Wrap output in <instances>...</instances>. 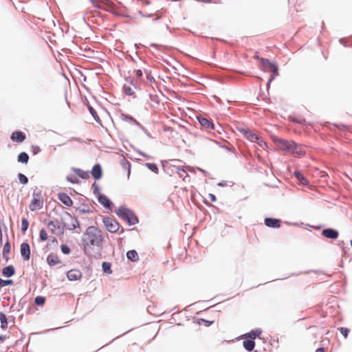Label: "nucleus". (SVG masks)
Segmentation results:
<instances>
[{"instance_id": "obj_22", "label": "nucleus", "mask_w": 352, "mask_h": 352, "mask_svg": "<svg viewBox=\"0 0 352 352\" xmlns=\"http://www.w3.org/2000/svg\"><path fill=\"white\" fill-rule=\"evenodd\" d=\"M243 347L248 351H252L255 346V342L252 340H245L243 342Z\"/></svg>"}, {"instance_id": "obj_33", "label": "nucleus", "mask_w": 352, "mask_h": 352, "mask_svg": "<svg viewBox=\"0 0 352 352\" xmlns=\"http://www.w3.org/2000/svg\"><path fill=\"white\" fill-rule=\"evenodd\" d=\"M134 74H135V78L137 79V82H142L143 80H142V76H143V72L141 69H135L134 70Z\"/></svg>"}, {"instance_id": "obj_11", "label": "nucleus", "mask_w": 352, "mask_h": 352, "mask_svg": "<svg viewBox=\"0 0 352 352\" xmlns=\"http://www.w3.org/2000/svg\"><path fill=\"white\" fill-rule=\"evenodd\" d=\"M58 199L65 206L70 207L73 205L72 199L66 193L60 192L58 195Z\"/></svg>"}, {"instance_id": "obj_19", "label": "nucleus", "mask_w": 352, "mask_h": 352, "mask_svg": "<svg viewBox=\"0 0 352 352\" xmlns=\"http://www.w3.org/2000/svg\"><path fill=\"white\" fill-rule=\"evenodd\" d=\"M125 221H126L129 225H135L136 223H138V217L131 210H129V212L128 216L126 217Z\"/></svg>"}, {"instance_id": "obj_4", "label": "nucleus", "mask_w": 352, "mask_h": 352, "mask_svg": "<svg viewBox=\"0 0 352 352\" xmlns=\"http://www.w3.org/2000/svg\"><path fill=\"white\" fill-rule=\"evenodd\" d=\"M102 223L105 229L111 233H117L120 229L119 223L114 219L109 217H104Z\"/></svg>"}, {"instance_id": "obj_8", "label": "nucleus", "mask_w": 352, "mask_h": 352, "mask_svg": "<svg viewBox=\"0 0 352 352\" xmlns=\"http://www.w3.org/2000/svg\"><path fill=\"white\" fill-rule=\"evenodd\" d=\"M43 200L42 198H34L30 204V209L32 211H35L37 210H39L43 208Z\"/></svg>"}, {"instance_id": "obj_27", "label": "nucleus", "mask_w": 352, "mask_h": 352, "mask_svg": "<svg viewBox=\"0 0 352 352\" xmlns=\"http://www.w3.org/2000/svg\"><path fill=\"white\" fill-rule=\"evenodd\" d=\"M294 174L301 184L306 185L308 184L307 179L304 177V175L300 172L295 171Z\"/></svg>"}, {"instance_id": "obj_29", "label": "nucleus", "mask_w": 352, "mask_h": 352, "mask_svg": "<svg viewBox=\"0 0 352 352\" xmlns=\"http://www.w3.org/2000/svg\"><path fill=\"white\" fill-rule=\"evenodd\" d=\"M29 160V156L28 155L25 153V152H22L21 153L19 156H18V162H21V163H24V164H27Z\"/></svg>"}, {"instance_id": "obj_15", "label": "nucleus", "mask_w": 352, "mask_h": 352, "mask_svg": "<svg viewBox=\"0 0 352 352\" xmlns=\"http://www.w3.org/2000/svg\"><path fill=\"white\" fill-rule=\"evenodd\" d=\"M25 139V135L21 131H14L11 135V140L16 142H22Z\"/></svg>"}, {"instance_id": "obj_30", "label": "nucleus", "mask_w": 352, "mask_h": 352, "mask_svg": "<svg viewBox=\"0 0 352 352\" xmlns=\"http://www.w3.org/2000/svg\"><path fill=\"white\" fill-rule=\"evenodd\" d=\"M10 249H11L10 244L8 241L5 243V245L3 246V256L6 260L8 259V254L10 253Z\"/></svg>"}, {"instance_id": "obj_1", "label": "nucleus", "mask_w": 352, "mask_h": 352, "mask_svg": "<svg viewBox=\"0 0 352 352\" xmlns=\"http://www.w3.org/2000/svg\"><path fill=\"white\" fill-rule=\"evenodd\" d=\"M104 238L102 231L96 226L88 227L82 237L85 253L91 257L97 258L101 255Z\"/></svg>"}, {"instance_id": "obj_13", "label": "nucleus", "mask_w": 352, "mask_h": 352, "mask_svg": "<svg viewBox=\"0 0 352 352\" xmlns=\"http://www.w3.org/2000/svg\"><path fill=\"white\" fill-rule=\"evenodd\" d=\"M198 120H199L200 124L201 125V126H203L204 129H206L207 130L214 129V124L208 119H207L206 118L200 117V118H198Z\"/></svg>"}, {"instance_id": "obj_32", "label": "nucleus", "mask_w": 352, "mask_h": 352, "mask_svg": "<svg viewBox=\"0 0 352 352\" xmlns=\"http://www.w3.org/2000/svg\"><path fill=\"white\" fill-rule=\"evenodd\" d=\"M88 109H89V111L90 112V113L92 115V116L94 117V120L97 122H99L100 123L101 122V120L100 119V117L98 116L97 112L96 111V110L91 106H89L88 107Z\"/></svg>"}, {"instance_id": "obj_12", "label": "nucleus", "mask_w": 352, "mask_h": 352, "mask_svg": "<svg viewBox=\"0 0 352 352\" xmlns=\"http://www.w3.org/2000/svg\"><path fill=\"white\" fill-rule=\"evenodd\" d=\"M265 224L267 227L274 228H278L280 226V220L274 218H265Z\"/></svg>"}, {"instance_id": "obj_6", "label": "nucleus", "mask_w": 352, "mask_h": 352, "mask_svg": "<svg viewBox=\"0 0 352 352\" xmlns=\"http://www.w3.org/2000/svg\"><path fill=\"white\" fill-rule=\"evenodd\" d=\"M305 153V146L302 144H298L294 142V145L292 147L289 154L296 157H302L304 156Z\"/></svg>"}, {"instance_id": "obj_47", "label": "nucleus", "mask_w": 352, "mask_h": 352, "mask_svg": "<svg viewBox=\"0 0 352 352\" xmlns=\"http://www.w3.org/2000/svg\"><path fill=\"white\" fill-rule=\"evenodd\" d=\"M2 243H3V236H2L1 229L0 228V245H2Z\"/></svg>"}, {"instance_id": "obj_36", "label": "nucleus", "mask_w": 352, "mask_h": 352, "mask_svg": "<svg viewBox=\"0 0 352 352\" xmlns=\"http://www.w3.org/2000/svg\"><path fill=\"white\" fill-rule=\"evenodd\" d=\"M45 298L43 296H38L34 299V302L37 305H43L45 303Z\"/></svg>"}, {"instance_id": "obj_2", "label": "nucleus", "mask_w": 352, "mask_h": 352, "mask_svg": "<svg viewBox=\"0 0 352 352\" xmlns=\"http://www.w3.org/2000/svg\"><path fill=\"white\" fill-rule=\"evenodd\" d=\"M239 131L250 142L257 143L263 148H267L266 142L253 131L244 128H239Z\"/></svg>"}, {"instance_id": "obj_20", "label": "nucleus", "mask_w": 352, "mask_h": 352, "mask_svg": "<svg viewBox=\"0 0 352 352\" xmlns=\"http://www.w3.org/2000/svg\"><path fill=\"white\" fill-rule=\"evenodd\" d=\"M47 263L51 266L56 265L60 263L58 257L56 255L52 254L47 256Z\"/></svg>"}, {"instance_id": "obj_24", "label": "nucleus", "mask_w": 352, "mask_h": 352, "mask_svg": "<svg viewBox=\"0 0 352 352\" xmlns=\"http://www.w3.org/2000/svg\"><path fill=\"white\" fill-rule=\"evenodd\" d=\"M73 170L77 176L81 177L82 179H87L89 177V172L85 171L80 168H74Z\"/></svg>"}, {"instance_id": "obj_48", "label": "nucleus", "mask_w": 352, "mask_h": 352, "mask_svg": "<svg viewBox=\"0 0 352 352\" xmlns=\"http://www.w3.org/2000/svg\"><path fill=\"white\" fill-rule=\"evenodd\" d=\"M316 352H324V349L323 347L318 348L316 350Z\"/></svg>"}, {"instance_id": "obj_9", "label": "nucleus", "mask_w": 352, "mask_h": 352, "mask_svg": "<svg viewBox=\"0 0 352 352\" xmlns=\"http://www.w3.org/2000/svg\"><path fill=\"white\" fill-rule=\"evenodd\" d=\"M21 254L25 260H29L30 257V245L26 243L21 245Z\"/></svg>"}, {"instance_id": "obj_43", "label": "nucleus", "mask_w": 352, "mask_h": 352, "mask_svg": "<svg viewBox=\"0 0 352 352\" xmlns=\"http://www.w3.org/2000/svg\"><path fill=\"white\" fill-rule=\"evenodd\" d=\"M146 78L148 79V81L152 82L153 80H154V78L151 76V72H146Z\"/></svg>"}, {"instance_id": "obj_16", "label": "nucleus", "mask_w": 352, "mask_h": 352, "mask_svg": "<svg viewBox=\"0 0 352 352\" xmlns=\"http://www.w3.org/2000/svg\"><path fill=\"white\" fill-rule=\"evenodd\" d=\"M261 333L262 330L261 329H255L252 330L250 332L242 335L241 338H250V340H254V339H255L257 336H259Z\"/></svg>"}, {"instance_id": "obj_21", "label": "nucleus", "mask_w": 352, "mask_h": 352, "mask_svg": "<svg viewBox=\"0 0 352 352\" xmlns=\"http://www.w3.org/2000/svg\"><path fill=\"white\" fill-rule=\"evenodd\" d=\"M129 210H129V209H127V208H122V207H121V208H118V209L116 211V214H117L119 217H120V218L123 219L124 220H125V219H126V217L128 216V214H129Z\"/></svg>"}, {"instance_id": "obj_10", "label": "nucleus", "mask_w": 352, "mask_h": 352, "mask_svg": "<svg viewBox=\"0 0 352 352\" xmlns=\"http://www.w3.org/2000/svg\"><path fill=\"white\" fill-rule=\"evenodd\" d=\"M67 275L70 280H78L82 277V273L78 270H71L67 272Z\"/></svg>"}, {"instance_id": "obj_50", "label": "nucleus", "mask_w": 352, "mask_h": 352, "mask_svg": "<svg viewBox=\"0 0 352 352\" xmlns=\"http://www.w3.org/2000/svg\"><path fill=\"white\" fill-rule=\"evenodd\" d=\"M4 280L0 278V286H3Z\"/></svg>"}, {"instance_id": "obj_25", "label": "nucleus", "mask_w": 352, "mask_h": 352, "mask_svg": "<svg viewBox=\"0 0 352 352\" xmlns=\"http://www.w3.org/2000/svg\"><path fill=\"white\" fill-rule=\"evenodd\" d=\"M15 272L14 268L12 265H9L3 268V275L6 277L12 276Z\"/></svg>"}, {"instance_id": "obj_46", "label": "nucleus", "mask_w": 352, "mask_h": 352, "mask_svg": "<svg viewBox=\"0 0 352 352\" xmlns=\"http://www.w3.org/2000/svg\"><path fill=\"white\" fill-rule=\"evenodd\" d=\"M7 338L6 336L0 335V342H3Z\"/></svg>"}, {"instance_id": "obj_23", "label": "nucleus", "mask_w": 352, "mask_h": 352, "mask_svg": "<svg viewBox=\"0 0 352 352\" xmlns=\"http://www.w3.org/2000/svg\"><path fill=\"white\" fill-rule=\"evenodd\" d=\"M98 201L100 204L107 208H110L111 201L105 195H100L98 198Z\"/></svg>"}, {"instance_id": "obj_37", "label": "nucleus", "mask_w": 352, "mask_h": 352, "mask_svg": "<svg viewBox=\"0 0 352 352\" xmlns=\"http://www.w3.org/2000/svg\"><path fill=\"white\" fill-rule=\"evenodd\" d=\"M39 238L43 241H46L48 239L47 233L44 229H41L40 230Z\"/></svg>"}, {"instance_id": "obj_17", "label": "nucleus", "mask_w": 352, "mask_h": 352, "mask_svg": "<svg viewBox=\"0 0 352 352\" xmlns=\"http://www.w3.org/2000/svg\"><path fill=\"white\" fill-rule=\"evenodd\" d=\"M91 175L95 179H99L102 177V168L99 164L94 166L91 170Z\"/></svg>"}, {"instance_id": "obj_34", "label": "nucleus", "mask_w": 352, "mask_h": 352, "mask_svg": "<svg viewBox=\"0 0 352 352\" xmlns=\"http://www.w3.org/2000/svg\"><path fill=\"white\" fill-rule=\"evenodd\" d=\"M124 93L128 96H133L134 94V90L129 86L124 85L123 87Z\"/></svg>"}, {"instance_id": "obj_49", "label": "nucleus", "mask_w": 352, "mask_h": 352, "mask_svg": "<svg viewBox=\"0 0 352 352\" xmlns=\"http://www.w3.org/2000/svg\"><path fill=\"white\" fill-rule=\"evenodd\" d=\"M126 80L131 84H133V80L131 78H127Z\"/></svg>"}, {"instance_id": "obj_39", "label": "nucleus", "mask_w": 352, "mask_h": 352, "mask_svg": "<svg viewBox=\"0 0 352 352\" xmlns=\"http://www.w3.org/2000/svg\"><path fill=\"white\" fill-rule=\"evenodd\" d=\"M146 166L153 172L157 173L158 172V168L155 164L152 163H146Z\"/></svg>"}, {"instance_id": "obj_45", "label": "nucleus", "mask_w": 352, "mask_h": 352, "mask_svg": "<svg viewBox=\"0 0 352 352\" xmlns=\"http://www.w3.org/2000/svg\"><path fill=\"white\" fill-rule=\"evenodd\" d=\"M13 282L12 280H4L3 282V286L6 285H11L12 284Z\"/></svg>"}, {"instance_id": "obj_18", "label": "nucleus", "mask_w": 352, "mask_h": 352, "mask_svg": "<svg viewBox=\"0 0 352 352\" xmlns=\"http://www.w3.org/2000/svg\"><path fill=\"white\" fill-rule=\"evenodd\" d=\"M47 228L48 230L53 234H56V231L58 230H60V226L59 225V223H58V221H50L47 225Z\"/></svg>"}, {"instance_id": "obj_3", "label": "nucleus", "mask_w": 352, "mask_h": 352, "mask_svg": "<svg viewBox=\"0 0 352 352\" xmlns=\"http://www.w3.org/2000/svg\"><path fill=\"white\" fill-rule=\"evenodd\" d=\"M62 221L64 226L67 230H73L75 228L80 227L78 220L68 212H65V214L63 216Z\"/></svg>"}, {"instance_id": "obj_40", "label": "nucleus", "mask_w": 352, "mask_h": 352, "mask_svg": "<svg viewBox=\"0 0 352 352\" xmlns=\"http://www.w3.org/2000/svg\"><path fill=\"white\" fill-rule=\"evenodd\" d=\"M19 181L21 182V183H22L23 184H27L28 182V177L21 173L19 174Z\"/></svg>"}, {"instance_id": "obj_28", "label": "nucleus", "mask_w": 352, "mask_h": 352, "mask_svg": "<svg viewBox=\"0 0 352 352\" xmlns=\"http://www.w3.org/2000/svg\"><path fill=\"white\" fill-rule=\"evenodd\" d=\"M0 321H1V328L3 330L6 329L8 327V321L7 317L6 314L3 312H0Z\"/></svg>"}, {"instance_id": "obj_7", "label": "nucleus", "mask_w": 352, "mask_h": 352, "mask_svg": "<svg viewBox=\"0 0 352 352\" xmlns=\"http://www.w3.org/2000/svg\"><path fill=\"white\" fill-rule=\"evenodd\" d=\"M96 8L109 10L113 6V3L109 0H101L97 3H94Z\"/></svg>"}, {"instance_id": "obj_51", "label": "nucleus", "mask_w": 352, "mask_h": 352, "mask_svg": "<svg viewBox=\"0 0 352 352\" xmlns=\"http://www.w3.org/2000/svg\"><path fill=\"white\" fill-rule=\"evenodd\" d=\"M129 175H130V170L129 169V170H128V177H129Z\"/></svg>"}, {"instance_id": "obj_41", "label": "nucleus", "mask_w": 352, "mask_h": 352, "mask_svg": "<svg viewBox=\"0 0 352 352\" xmlns=\"http://www.w3.org/2000/svg\"><path fill=\"white\" fill-rule=\"evenodd\" d=\"M339 330L340 333L344 336V338H346L349 332V329L346 327H340L339 328Z\"/></svg>"}, {"instance_id": "obj_26", "label": "nucleus", "mask_w": 352, "mask_h": 352, "mask_svg": "<svg viewBox=\"0 0 352 352\" xmlns=\"http://www.w3.org/2000/svg\"><path fill=\"white\" fill-rule=\"evenodd\" d=\"M126 257L131 261H137L139 258L138 254L135 250H129L126 253Z\"/></svg>"}, {"instance_id": "obj_38", "label": "nucleus", "mask_w": 352, "mask_h": 352, "mask_svg": "<svg viewBox=\"0 0 352 352\" xmlns=\"http://www.w3.org/2000/svg\"><path fill=\"white\" fill-rule=\"evenodd\" d=\"M67 179L68 182L72 183V184H78L79 182V180L78 178L73 175H69L67 177Z\"/></svg>"}, {"instance_id": "obj_35", "label": "nucleus", "mask_w": 352, "mask_h": 352, "mask_svg": "<svg viewBox=\"0 0 352 352\" xmlns=\"http://www.w3.org/2000/svg\"><path fill=\"white\" fill-rule=\"evenodd\" d=\"M29 226V222L25 218H23L21 221V230L25 232Z\"/></svg>"}, {"instance_id": "obj_31", "label": "nucleus", "mask_w": 352, "mask_h": 352, "mask_svg": "<svg viewBox=\"0 0 352 352\" xmlns=\"http://www.w3.org/2000/svg\"><path fill=\"white\" fill-rule=\"evenodd\" d=\"M102 270L105 274H110L112 273L111 264L108 262H103L102 264Z\"/></svg>"}, {"instance_id": "obj_14", "label": "nucleus", "mask_w": 352, "mask_h": 352, "mask_svg": "<svg viewBox=\"0 0 352 352\" xmlns=\"http://www.w3.org/2000/svg\"><path fill=\"white\" fill-rule=\"evenodd\" d=\"M322 233L324 236L328 239H335L338 236V232L331 228L323 230Z\"/></svg>"}, {"instance_id": "obj_42", "label": "nucleus", "mask_w": 352, "mask_h": 352, "mask_svg": "<svg viewBox=\"0 0 352 352\" xmlns=\"http://www.w3.org/2000/svg\"><path fill=\"white\" fill-rule=\"evenodd\" d=\"M61 251L63 252V253L67 254L70 252V248L66 245H62Z\"/></svg>"}, {"instance_id": "obj_44", "label": "nucleus", "mask_w": 352, "mask_h": 352, "mask_svg": "<svg viewBox=\"0 0 352 352\" xmlns=\"http://www.w3.org/2000/svg\"><path fill=\"white\" fill-rule=\"evenodd\" d=\"M209 198L211 201H216V197L213 194H209Z\"/></svg>"}, {"instance_id": "obj_5", "label": "nucleus", "mask_w": 352, "mask_h": 352, "mask_svg": "<svg viewBox=\"0 0 352 352\" xmlns=\"http://www.w3.org/2000/svg\"><path fill=\"white\" fill-rule=\"evenodd\" d=\"M274 142L276 144L279 150L287 153H290L292 147L294 145V141L287 140L279 138H274Z\"/></svg>"}]
</instances>
